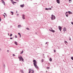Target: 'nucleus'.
Returning a JSON list of instances; mask_svg holds the SVG:
<instances>
[{"mask_svg": "<svg viewBox=\"0 0 73 73\" xmlns=\"http://www.w3.org/2000/svg\"><path fill=\"white\" fill-rule=\"evenodd\" d=\"M19 59V61H24V59L21 56H19L18 57Z\"/></svg>", "mask_w": 73, "mask_h": 73, "instance_id": "nucleus-1", "label": "nucleus"}, {"mask_svg": "<svg viewBox=\"0 0 73 73\" xmlns=\"http://www.w3.org/2000/svg\"><path fill=\"white\" fill-rule=\"evenodd\" d=\"M51 19V20H55V19H56V17H55V16L53 15H52Z\"/></svg>", "mask_w": 73, "mask_h": 73, "instance_id": "nucleus-2", "label": "nucleus"}, {"mask_svg": "<svg viewBox=\"0 0 73 73\" xmlns=\"http://www.w3.org/2000/svg\"><path fill=\"white\" fill-rule=\"evenodd\" d=\"M33 62H34V65L35 66L36 68H37L36 67V61L35 60H33Z\"/></svg>", "mask_w": 73, "mask_h": 73, "instance_id": "nucleus-3", "label": "nucleus"}, {"mask_svg": "<svg viewBox=\"0 0 73 73\" xmlns=\"http://www.w3.org/2000/svg\"><path fill=\"white\" fill-rule=\"evenodd\" d=\"M60 31H61V29H62V27L61 26H59L58 27Z\"/></svg>", "mask_w": 73, "mask_h": 73, "instance_id": "nucleus-4", "label": "nucleus"}, {"mask_svg": "<svg viewBox=\"0 0 73 73\" xmlns=\"http://www.w3.org/2000/svg\"><path fill=\"white\" fill-rule=\"evenodd\" d=\"M1 1H2V3L4 5H5V2L4 1V0H1Z\"/></svg>", "mask_w": 73, "mask_h": 73, "instance_id": "nucleus-5", "label": "nucleus"}, {"mask_svg": "<svg viewBox=\"0 0 73 73\" xmlns=\"http://www.w3.org/2000/svg\"><path fill=\"white\" fill-rule=\"evenodd\" d=\"M1 1H2V3L4 5H5V2L4 1V0H1Z\"/></svg>", "mask_w": 73, "mask_h": 73, "instance_id": "nucleus-6", "label": "nucleus"}, {"mask_svg": "<svg viewBox=\"0 0 73 73\" xmlns=\"http://www.w3.org/2000/svg\"><path fill=\"white\" fill-rule=\"evenodd\" d=\"M51 32H55V31L53 30H49Z\"/></svg>", "mask_w": 73, "mask_h": 73, "instance_id": "nucleus-7", "label": "nucleus"}, {"mask_svg": "<svg viewBox=\"0 0 73 73\" xmlns=\"http://www.w3.org/2000/svg\"><path fill=\"white\" fill-rule=\"evenodd\" d=\"M20 7L22 8H23L24 7V5H21Z\"/></svg>", "mask_w": 73, "mask_h": 73, "instance_id": "nucleus-8", "label": "nucleus"}, {"mask_svg": "<svg viewBox=\"0 0 73 73\" xmlns=\"http://www.w3.org/2000/svg\"><path fill=\"white\" fill-rule=\"evenodd\" d=\"M22 16H23V17H22V18L23 19H25V15H22Z\"/></svg>", "mask_w": 73, "mask_h": 73, "instance_id": "nucleus-9", "label": "nucleus"}, {"mask_svg": "<svg viewBox=\"0 0 73 73\" xmlns=\"http://www.w3.org/2000/svg\"><path fill=\"white\" fill-rule=\"evenodd\" d=\"M56 1L57 3H58V4H60V1L59 0H56Z\"/></svg>", "mask_w": 73, "mask_h": 73, "instance_id": "nucleus-10", "label": "nucleus"}, {"mask_svg": "<svg viewBox=\"0 0 73 73\" xmlns=\"http://www.w3.org/2000/svg\"><path fill=\"white\" fill-rule=\"evenodd\" d=\"M14 44H15V45H17L18 44H17V42H14Z\"/></svg>", "mask_w": 73, "mask_h": 73, "instance_id": "nucleus-11", "label": "nucleus"}, {"mask_svg": "<svg viewBox=\"0 0 73 73\" xmlns=\"http://www.w3.org/2000/svg\"><path fill=\"white\" fill-rule=\"evenodd\" d=\"M66 28H64L63 29V31H64V32H65V31H66Z\"/></svg>", "mask_w": 73, "mask_h": 73, "instance_id": "nucleus-12", "label": "nucleus"}, {"mask_svg": "<svg viewBox=\"0 0 73 73\" xmlns=\"http://www.w3.org/2000/svg\"><path fill=\"white\" fill-rule=\"evenodd\" d=\"M31 73H34V71H33V70H31Z\"/></svg>", "mask_w": 73, "mask_h": 73, "instance_id": "nucleus-13", "label": "nucleus"}, {"mask_svg": "<svg viewBox=\"0 0 73 73\" xmlns=\"http://www.w3.org/2000/svg\"><path fill=\"white\" fill-rule=\"evenodd\" d=\"M68 13L69 14H72V12H71L70 11H68Z\"/></svg>", "mask_w": 73, "mask_h": 73, "instance_id": "nucleus-14", "label": "nucleus"}, {"mask_svg": "<svg viewBox=\"0 0 73 73\" xmlns=\"http://www.w3.org/2000/svg\"><path fill=\"white\" fill-rule=\"evenodd\" d=\"M49 61H52V59L51 58H50Z\"/></svg>", "mask_w": 73, "mask_h": 73, "instance_id": "nucleus-15", "label": "nucleus"}, {"mask_svg": "<svg viewBox=\"0 0 73 73\" xmlns=\"http://www.w3.org/2000/svg\"><path fill=\"white\" fill-rule=\"evenodd\" d=\"M12 3L14 5V3H17V2H12Z\"/></svg>", "mask_w": 73, "mask_h": 73, "instance_id": "nucleus-16", "label": "nucleus"}, {"mask_svg": "<svg viewBox=\"0 0 73 73\" xmlns=\"http://www.w3.org/2000/svg\"><path fill=\"white\" fill-rule=\"evenodd\" d=\"M21 72L22 73H24V71H23V70H21Z\"/></svg>", "mask_w": 73, "mask_h": 73, "instance_id": "nucleus-17", "label": "nucleus"}, {"mask_svg": "<svg viewBox=\"0 0 73 73\" xmlns=\"http://www.w3.org/2000/svg\"><path fill=\"white\" fill-rule=\"evenodd\" d=\"M18 34L20 36V37H21V34H20V33H18Z\"/></svg>", "mask_w": 73, "mask_h": 73, "instance_id": "nucleus-18", "label": "nucleus"}, {"mask_svg": "<svg viewBox=\"0 0 73 73\" xmlns=\"http://www.w3.org/2000/svg\"><path fill=\"white\" fill-rule=\"evenodd\" d=\"M21 27V26L20 25H19L18 26V28H20V27Z\"/></svg>", "mask_w": 73, "mask_h": 73, "instance_id": "nucleus-19", "label": "nucleus"}, {"mask_svg": "<svg viewBox=\"0 0 73 73\" xmlns=\"http://www.w3.org/2000/svg\"><path fill=\"white\" fill-rule=\"evenodd\" d=\"M24 52V51L23 50L22 52H21V54H23V52Z\"/></svg>", "mask_w": 73, "mask_h": 73, "instance_id": "nucleus-20", "label": "nucleus"}, {"mask_svg": "<svg viewBox=\"0 0 73 73\" xmlns=\"http://www.w3.org/2000/svg\"><path fill=\"white\" fill-rule=\"evenodd\" d=\"M11 13H12V15H13V12L11 11Z\"/></svg>", "mask_w": 73, "mask_h": 73, "instance_id": "nucleus-21", "label": "nucleus"}, {"mask_svg": "<svg viewBox=\"0 0 73 73\" xmlns=\"http://www.w3.org/2000/svg\"><path fill=\"white\" fill-rule=\"evenodd\" d=\"M69 3H71L72 2V0H69Z\"/></svg>", "mask_w": 73, "mask_h": 73, "instance_id": "nucleus-22", "label": "nucleus"}, {"mask_svg": "<svg viewBox=\"0 0 73 73\" xmlns=\"http://www.w3.org/2000/svg\"><path fill=\"white\" fill-rule=\"evenodd\" d=\"M52 10V9L50 8H48V10Z\"/></svg>", "mask_w": 73, "mask_h": 73, "instance_id": "nucleus-23", "label": "nucleus"}, {"mask_svg": "<svg viewBox=\"0 0 73 73\" xmlns=\"http://www.w3.org/2000/svg\"><path fill=\"white\" fill-rule=\"evenodd\" d=\"M29 73H31V69H29Z\"/></svg>", "mask_w": 73, "mask_h": 73, "instance_id": "nucleus-24", "label": "nucleus"}, {"mask_svg": "<svg viewBox=\"0 0 73 73\" xmlns=\"http://www.w3.org/2000/svg\"><path fill=\"white\" fill-rule=\"evenodd\" d=\"M26 29H27V30H29V29L28 28H26Z\"/></svg>", "mask_w": 73, "mask_h": 73, "instance_id": "nucleus-25", "label": "nucleus"}, {"mask_svg": "<svg viewBox=\"0 0 73 73\" xmlns=\"http://www.w3.org/2000/svg\"><path fill=\"white\" fill-rule=\"evenodd\" d=\"M71 59H72V60H73V56L71 57Z\"/></svg>", "mask_w": 73, "mask_h": 73, "instance_id": "nucleus-26", "label": "nucleus"}, {"mask_svg": "<svg viewBox=\"0 0 73 73\" xmlns=\"http://www.w3.org/2000/svg\"><path fill=\"white\" fill-rule=\"evenodd\" d=\"M41 61H42V62H44V60L43 59H42Z\"/></svg>", "mask_w": 73, "mask_h": 73, "instance_id": "nucleus-27", "label": "nucleus"}, {"mask_svg": "<svg viewBox=\"0 0 73 73\" xmlns=\"http://www.w3.org/2000/svg\"><path fill=\"white\" fill-rule=\"evenodd\" d=\"M12 36V34H10V37H11V36Z\"/></svg>", "mask_w": 73, "mask_h": 73, "instance_id": "nucleus-28", "label": "nucleus"}, {"mask_svg": "<svg viewBox=\"0 0 73 73\" xmlns=\"http://www.w3.org/2000/svg\"><path fill=\"white\" fill-rule=\"evenodd\" d=\"M45 10H48V9L47 8H45Z\"/></svg>", "mask_w": 73, "mask_h": 73, "instance_id": "nucleus-29", "label": "nucleus"}, {"mask_svg": "<svg viewBox=\"0 0 73 73\" xmlns=\"http://www.w3.org/2000/svg\"><path fill=\"white\" fill-rule=\"evenodd\" d=\"M66 17H68V15H66Z\"/></svg>", "mask_w": 73, "mask_h": 73, "instance_id": "nucleus-30", "label": "nucleus"}, {"mask_svg": "<svg viewBox=\"0 0 73 73\" xmlns=\"http://www.w3.org/2000/svg\"><path fill=\"white\" fill-rule=\"evenodd\" d=\"M1 17H0V21H1Z\"/></svg>", "mask_w": 73, "mask_h": 73, "instance_id": "nucleus-31", "label": "nucleus"}, {"mask_svg": "<svg viewBox=\"0 0 73 73\" xmlns=\"http://www.w3.org/2000/svg\"><path fill=\"white\" fill-rule=\"evenodd\" d=\"M13 56H15V55L14 54H13Z\"/></svg>", "mask_w": 73, "mask_h": 73, "instance_id": "nucleus-32", "label": "nucleus"}, {"mask_svg": "<svg viewBox=\"0 0 73 73\" xmlns=\"http://www.w3.org/2000/svg\"><path fill=\"white\" fill-rule=\"evenodd\" d=\"M15 37L16 38H17V36L15 35Z\"/></svg>", "mask_w": 73, "mask_h": 73, "instance_id": "nucleus-33", "label": "nucleus"}, {"mask_svg": "<svg viewBox=\"0 0 73 73\" xmlns=\"http://www.w3.org/2000/svg\"><path fill=\"white\" fill-rule=\"evenodd\" d=\"M54 52H56V50H54Z\"/></svg>", "mask_w": 73, "mask_h": 73, "instance_id": "nucleus-34", "label": "nucleus"}, {"mask_svg": "<svg viewBox=\"0 0 73 73\" xmlns=\"http://www.w3.org/2000/svg\"><path fill=\"white\" fill-rule=\"evenodd\" d=\"M71 24H72V25H73V22H71Z\"/></svg>", "mask_w": 73, "mask_h": 73, "instance_id": "nucleus-35", "label": "nucleus"}, {"mask_svg": "<svg viewBox=\"0 0 73 73\" xmlns=\"http://www.w3.org/2000/svg\"><path fill=\"white\" fill-rule=\"evenodd\" d=\"M3 16H4V17H5V15H3Z\"/></svg>", "mask_w": 73, "mask_h": 73, "instance_id": "nucleus-36", "label": "nucleus"}, {"mask_svg": "<svg viewBox=\"0 0 73 73\" xmlns=\"http://www.w3.org/2000/svg\"><path fill=\"white\" fill-rule=\"evenodd\" d=\"M66 13H68V12H66V13H65V15H66Z\"/></svg>", "mask_w": 73, "mask_h": 73, "instance_id": "nucleus-37", "label": "nucleus"}, {"mask_svg": "<svg viewBox=\"0 0 73 73\" xmlns=\"http://www.w3.org/2000/svg\"><path fill=\"white\" fill-rule=\"evenodd\" d=\"M65 43H66H66H67V42H66V41H65Z\"/></svg>", "mask_w": 73, "mask_h": 73, "instance_id": "nucleus-38", "label": "nucleus"}, {"mask_svg": "<svg viewBox=\"0 0 73 73\" xmlns=\"http://www.w3.org/2000/svg\"><path fill=\"white\" fill-rule=\"evenodd\" d=\"M49 67H47V68L48 69H49Z\"/></svg>", "mask_w": 73, "mask_h": 73, "instance_id": "nucleus-39", "label": "nucleus"}, {"mask_svg": "<svg viewBox=\"0 0 73 73\" xmlns=\"http://www.w3.org/2000/svg\"><path fill=\"white\" fill-rule=\"evenodd\" d=\"M11 1H12H12H13V0H11Z\"/></svg>", "mask_w": 73, "mask_h": 73, "instance_id": "nucleus-40", "label": "nucleus"}, {"mask_svg": "<svg viewBox=\"0 0 73 73\" xmlns=\"http://www.w3.org/2000/svg\"><path fill=\"white\" fill-rule=\"evenodd\" d=\"M7 52L8 53V52H9V50H7Z\"/></svg>", "mask_w": 73, "mask_h": 73, "instance_id": "nucleus-41", "label": "nucleus"}, {"mask_svg": "<svg viewBox=\"0 0 73 73\" xmlns=\"http://www.w3.org/2000/svg\"><path fill=\"white\" fill-rule=\"evenodd\" d=\"M48 44V42H46V44Z\"/></svg>", "mask_w": 73, "mask_h": 73, "instance_id": "nucleus-42", "label": "nucleus"}, {"mask_svg": "<svg viewBox=\"0 0 73 73\" xmlns=\"http://www.w3.org/2000/svg\"><path fill=\"white\" fill-rule=\"evenodd\" d=\"M10 39H11V40H12V38H11Z\"/></svg>", "mask_w": 73, "mask_h": 73, "instance_id": "nucleus-43", "label": "nucleus"}, {"mask_svg": "<svg viewBox=\"0 0 73 73\" xmlns=\"http://www.w3.org/2000/svg\"><path fill=\"white\" fill-rule=\"evenodd\" d=\"M38 67H37V69H38Z\"/></svg>", "mask_w": 73, "mask_h": 73, "instance_id": "nucleus-44", "label": "nucleus"}, {"mask_svg": "<svg viewBox=\"0 0 73 73\" xmlns=\"http://www.w3.org/2000/svg\"><path fill=\"white\" fill-rule=\"evenodd\" d=\"M4 14H5V15H6V14L5 13H4Z\"/></svg>", "mask_w": 73, "mask_h": 73, "instance_id": "nucleus-45", "label": "nucleus"}, {"mask_svg": "<svg viewBox=\"0 0 73 73\" xmlns=\"http://www.w3.org/2000/svg\"><path fill=\"white\" fill-rule=\"evenodd\" d=\"M52 7H51V8H52Z\"/></svg>", "mask_w": 73, "mask_h": 73, "instance_id": "nucleus-46", "label": "nucleus"}]
</instances>
